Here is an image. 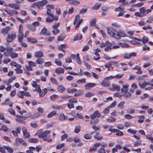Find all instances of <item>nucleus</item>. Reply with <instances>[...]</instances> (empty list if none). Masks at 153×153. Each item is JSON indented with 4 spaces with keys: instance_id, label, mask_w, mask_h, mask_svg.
<instances>
[{
    "instance_id": "1",
    "label": "nucleus",
    "mask_w": 153,
    "mask_h": 153,
    "mask_svg": "<svg viewBox=\"0 0 153 153\" xmlns=\"http://www.w3.org/2000/svg\"><path fill=\"white\" fill-rule=\"evenodd\" d=\"M50 133V131L46 130L39 134L38 137L40 138H42L43 140L45 141L51 142L52 141V139H51V136L49 134Z\"/></svg>"
},
{
    "instance_id": "2",
    "label": "nucleus",
    "mask_w": 153,
    "mask_h": 153,
    "mask_svg": "<svg viewBox=\"0 0 153 153\" xmlns=\"http://www.w3.org/2000/svg\"><path fill=\"white\" fill-rule=\"evenodd\" d=\"M47 14L48 17L46 18V21L49 23H51L53 21H57L58 19V17L56 16H54L53 12L51 10H47Z\"/></svg>"
},
{
    "instance_id": "3",
    "label": "nucleus",
    "mask_w": 153,
    "mask_h": 153,
    "mask_svg": "<svg viewBox=\"0 0 153 153\" xmlns=\"http://www.w3.org/2000/svg\"><path fill=\"white\" fill-rule=\"evenodd\" d=\"M24 91H20L18 92L17 95V96L20 98L23 99L24 98V96L26 97H30L31 94L30 93L26 91L28 90V88L27 86H23L22 87Z\"/></svg>"
},
{
    "instance_id": "4",
    "label": "nucleus",
    "mask_w": 153,
    "mask_h": 153,
    "mask_svg": "<svg viewBox=\"0 0 153 153\" xmlns=\"http://www.w3.org/2000/svg\"><path fill=\"white\" fill-rule=\"evenodd\" d=\"M112 46V44L108 41H106L105 43L104 42L101 43L100 45V47L101 48L106 47L104 49V50L105 51H108L111 50Z\"/></svg>"
},
{
    "instance_id": "5",
    "label": "nucleus",
    "mask_w": 153,
    "mask_h": 153,
    "mask_svg": "<svg viewBox=\"0 0 153 153\" xmlns=\"http://www.w3.org/2000/svg\"><path fill=\"white\" fill-rule=\"evenodd\" d=\"M48 3L47 0H42L41 1H39L37 2L34 3L33 5L36 7H37L38 8L40 9V7L44 6Z\"/></svg>"
},
{
    "instance_id": "6",
    "label": "nucleus",
    "mask_w": 153,
    "mask_h": 153,
    "mask_svg": "<svg viewBox=\"0 0 153 153\" xmlns=\"http://www.w3.org/2000/svg\"><path fill=\"white\" fill-rule=\"evenodd\" d=\"M16 120L17 122L23 124H25V122L24 120L27 119V117L18 115H16Z\"/></svg>"
},
{
    "instance_id": "7",
    "label": "nucleus",
    "mask_w": 153,
    "mask_h": 153,
    "mask_svg": "<svg viewBox=\"0 0 153 153\" xmlns=\"http://www.w3.org/2000/svg\"><path fill=\"white\" fill-rule=\"evenodd\" d=\"M127 36L123 31L119 30L115 34L114 38L117 39H120L121 37Z\"/></svg>"
},
{
    "instance_id": "8",
    "label": "nucleus",
    "mask_w": 153,
    "mask_h": 153,
    "mask_svg": "<svg viewBox=\"0 0 153 153\" xmlns=\"http://www.w3.org/2000/svg\"><path fill=\"white\" fill-rule=\"evenodd\" d=\"M16 37V34L15 32L11 34H8L7 35V41L8 42H13V40Z\"/></svg>"
},
{
    "instance_id": "9",
    "label": "nucleus",
    "mask_w": 153,
    "mask_h": 153,
    "mask_svg": "<svg viewBox=\"0 0 153 153\" xmlns=\"http://www.w3.org/2000/svg\"><path fill=\"white\" fill-rule=\"evenodd\" d=\"M107 32L108 34L110 36L114 38L116 30L112 27H108L107 29Z\"/></svg>"
},
{
    "instance_id": "10",
    "label": "nucleus",
    "mask_w": 153,
    "mask_h": 153,
    "mask_svg": "<svg viewBox=\"0 0 153 153\" xmlns=\"http://www.w3.org/2000/svg\"><path fill=\"white\" fill-rule=\"evenodd\" d=\"M137 56V53L135 52H131L130 53H125L123 55L125 59H129L132 57H134Z\"/></svg>"
},
{
    "instance_id": "11",
    "label": "nucleus",
    "mask_w": 153,
    "mask_h": 153,
    "mask_svg": "<svg viewBox=\"0 0 153 153\" xmlns=\"http://www.w3.org/2000/svg\"><path fill=\"white\" fill-rule=\"evenodd\" d=\"M13 49L10 47H8L6 48L5 51L4 53V54L5 56H9L13 52Z\"/></svg>"
},
{
    "instance_id": "12",
    "label": "nucleus",
    "mask_w": 153,
    "mask_h": 153,
    "mask_svg": "<svg viewBox=\"0 0 153 153\" xmlns=\"http://www.w3.org/2000/svg\"><path fill=\"white\" fill-rule=\"evenodd\" d=\"M101 115L98 111H95L93 114H90V117L92 120H94L96 118H99L101 117Z\"/></svg>"
},
{
    "instance_id": "13",
    "label": "nucleus",
    "mask_w": 153,
    "mask_h": 153,
    "mask_svg": "<svg viewBox=\"0 0 153 153\" xmlns=\"http://www.w3.org/2000/svg\"><path fill=\"white\" fill-rule=\"evenodd\" d=\"M139 85L141 88H144L146 86L149 85V81L148 79H145L143 83H139Z\"/></svg>"
},
{
    "instance_id": "14",
    "label": "nucleus",
    "mask_w": 153,
    "mask_h": 153,
    "mask_svg": "<svg viewBox=\"0 0 153 153\" xmlns=\"http://www.w3.org/2000/svg\"><path fill=\"white\" fill-rule=\"evenodd\" d=\"M15 144L16 145L20 144L24 146H27V143L24 141L22 138H16L15 140Z\"/></svg>"
},
{
    "instance_id": "15",
    "label": "nucleus",
    "mask_w": 153,
    "mask_h": 153,
    "mask_svg": "<svg viewBox=\"0 0 153 153\" xmlns=\"http://www.w3.org/2000/svg\"><path fill=\"white\" fill-rule=\"evenodd\" d=\"M22 130L24 135V138L25 139H27L30 137L29 133H27V130L25 127H23L22 128Z\"/></svg>"
},
{
    "instance_id": "16",
    "label": "nucleus",
    "mask_w": 153,
    "mask_h": 153,
    "mask_svg": "<svg viewBox=\"0 0 153 153\" xmlns=\"http://www.w3.org/2000/svg\"><path fill=\"white\" fill-rule=\"evenodd\" d=\"M114 10L116 11H119L120 12L118 15V16L119 17L123 16L125 12L124 11V9L120 6L116 8Z\"/></svg>"
},
{
    "instance_id": "17",
    "label": "nucleus",
    "mask_w": 153,
    "mask_h": 153,
    "mask_svg": "<svg viewBox=\"0 0 153 153\" xmlns=\"http://www.w3.org/2000/svg\"><path fill=\"white\" fill-rule=\"evenodd\" d=\"M44 54L43 52L41 51L36 52L34 53V56L37 58H41L43 57Z\"/></svg>"
},
{
    "instance_id": "18",
    "label": "nucleus",
    "mask_w": 153,
    "mask_h": 153,
    "mask_svg": "<svg viewBox=\"0 0 153 153\" xmlns=\"http://www.w3.org/2000/svg\"><path fill=\"white\" fill-rule=\"evenodd\" d=\"M67 48V46L65 44L60 45L58 46V50L64 53L65 52V51L64 49Z\"/></svg>"
},
{
    "instance_id": "19",
    "label": "nucleus",
    "mask_w": 153,
    "mask_h": 153,
    "mask_svg": "<svg viewBox=\"0 0 153 153\" xmlns=\"http://www.w3.org/2000/svg\"><path fill=\"white\" fill-rule=\"evenodd\" d=\"M134 39L140 41H141L143 44L146 43L149 41V38L145 36H144L143 37L142 39H139L135 37H134Z\"/></svg>"
},
{
    "instance_id": "20",
    "label": "nucleus",
    "mask_w": 153,
    "mask_h": 153,
    "mask_svg": "<svg viewBox=\"0 0 153 153\" xmlns=\"http://www.w3.org/2000/svg\"><path fill=\"white\" fill-rule=\"evenodd\" d=\"M37 110L39 113H37L34 114V116L35 117L40 116L41 114L43 113L44 110L43 108L41 107H39L37 109Z\"/></svg>"
},
{
    "instance_id": "21",
    "label": "nucleus",
    "mask_w": 153,
    "mask_h": 153,
    "mask_svg": "<svg viewBox=\"0 0 153 153\" xmlns=\"http://www.w3.org/2000/svg\"><path fill=\"white\" fill-rule=\"evenodd\" d=\"M66 37L65 34L64 33H62L59 34L57 37V40L58 41H63Z\"/></svg>"
},
{
    "instance_id": "22",
    "label": "nucleus",
    "mask_w": 153,
    "mask_h": 153,
    "mask_svg": "<svg viewBox=\"0 0 153 153\" xmlns=\"http://www.w3.org/2000/svg\"><path fill=\"white\" fill-rule=\"evenodd\" d=\"M27 40L31 44H36L38 42L36 39L31 37H28Z\"/></svg>"
},
{
    "instance_id": "23",
    "label": "nucleus",
    "mask_w": 153,
    "mask_h": 153,
    "mask_svg": "<svg viewBox=\"0 0 153 153\" xmlns=\"http://www.w3.org/2000/svg\"><path fill=\"white\" fill-rule=\"evenodd\" d=\"M132 69L138 71L136 72V74H141L143 73L142 71L141 70V67L140 66L136 65L134 67L132 68Z\"/></svg>"
},
{
    "instance_id": "24",
    "label": "nucleus",
    "mask_w": 153,
    "mask_h": 153,
    "mask_svg": "<svg viewBox=\"0 0 153 153\" xmlns=\"http://www.w3.org/2000/svg\"><path fill=\"white\" fill-rule=\"evenodd\" d=\"M129 85L128 84L123 85V88L121 89V91L123 93H126L128 91V87Z\"/></svg>"
},
{
    "instance_id": "25",
    "label": "nucleus",
    "mask_w": 153,
    "mask_h": 153,
    "mask_svg": "<svg viewBox=\"0 0 153 153\" xmlns=\"http://www.w3.org/2000/svg\"><path fill=\"white\" fill-rule=\"evenodd\" d=\"M80 73H74L72 71H68V73L69 74H71L72 75L76 76H81L83 74V70L81 68L79 69Z\"/></svg>"
},
{
    "instance_id": "26",
    "label": "nucleus",
    "mask_w": 153,
    "mask_h": 153,
    "mask_svg": "<svg viewBox=\"0 0 153 153\" xmlns=\"http://www.w3.org/2000/svg\"><path fill=\"white\" fill-rule=\"evenodd\" d=\"M101 85L104 86L108 87L110 85V82L108 80L105 79L103 80L101 83Z\"/></svg>"
},
{
    "instance_id": "27",
    "label": "nucleus",
    "mask_w": 153,
    "mask_h": 153,
    "mask_svg": "<svg viewBox=\"0 0 153 153\" xmlns=\"http://www.w3.org/2000/svg\"><path fill=\"white\" fill-rule=\"evenodd\" d=\"M66 1L69 2L71 4L77 5L80 4V1L77 0H65Z\"/></svg>"
},
{
    "instance_id": "28",
    "label": "nucleus",
    "mask_w": 153,
    "mask_h": 153,
    "mask_svg": "<svg viewBox=\"0 0 153 153\" xmlns=\"http://www.w3.org/2000/svg\"><path fill=\"white\" fill-rule=\"evenodd\" d=\"M95 139L98 140H102L103 138V136L99 132H96L94 136Z\"/></svg>"
},
{
    "instance_id": "29",
    "label": "nucleus",
    "mask_w": 153,
    "mask_h": 153,
    "mask_svg": "<svg viewBox=\"0 0 153 153\" xmlns=\"http://www.w3.org/2000/svg\"><path fill=\"white\" fill-rule=\"evenodd\" d=\"M48 92L47 89L46 88H45L41 90L40 92L39 93V95L40 97H43Z\"/></svg>"
},
{
    "instance_id": "30",
    "label": "nucleus",
    "mask_w": 153,
    "mask_h": 153,
    "mask_svg": "<svg viewBox=\"0 0 153 153\" xmlns=\"http://www.w3.org/2000/svg\"><path fill=\"white\" fill-rule=\"evenodd\" d=\"M55 72L57 74H59L64 73L65 70L63 68L61 67H58L55 70Z\"/></svg>"
},
{
    "instance_id": "31",
    "label": "nucleus",
    "mask_w": 153,
    "mask_h": 153,
    "mask_svg": "<svg viewBox=\"0 0 153 153\" xmlns=\"http://www.w3.org/2000/svg\"><path fill=\"white\" fill-rule=\"evenodd\" d=\"M8 6L16 10H19L20 8L18 4H9Z\"/></svg>"
},
{
    "instance_id": "32",
    "label": "nucleus",
    "mask_w": 153,
    "mask_h": 153,
    "mask_svg": "<svg viewBox=\"0 0 153 153\" xmlns=\"http://www.w3.org/2000/svg\"><path fill=\"white\" fill-rule=\"evenodd\" d=\"M101 4L100 3H96L91 9L93 10H97L99 9L101 6Z\"/></svg>"
},
{
    "instance_id": "33",
    "label": "nucleus",
    "mask_w": 153,
    "mask_h": 153,
    "mask_svg": "<svg viewBox=\"0 0 153 153\" xmlns=\"http://www.w3.org/2000/svg\"><path fill=\"white\" fill-rule=\"evenodd\" d=\"M56 114V111L54 110L53 111L48 114L47 117L48 118H51L55 116Z\"/></svg>"
},
{
    "instance_id": "34",
    "label": "nucleus",
    "mask_w": 153,
    "mask_h": 153,
    "mask_svg": "<svg viewBox=\"0 0 153 153\" xmlns=\"http://www.w3.org/2000/svg\"><path fill=\"white\" fill-rule=\"evenodd\" d=\"M82 38V35L80 33L77 34L74 37V41L76 40H80Z\"/></svg>"
},
{
    "instance_id": "35",
    "label": "nucleus",
    "mask_w": 153,
    "mask_h": 153,
    "mask_svg": "<svg viewBox=\"0 0 153 153\" xmlns=\"http://www.w3.org/2000/svg\"><path fill=\"white\" fill-rule=\"evenodd\" d=\"M68 119L67 117L65 116L63 113H60L59 114V119L60 120H63Z\"/></svg>"
},
{
    "instance_id": "36",
    "label": "nucleus",
    "mask_w": 153,
    "mask_h": 153,
    "mask_svg": "<svg viewBox=\"0 0 153 153\" xmlns=\"http://www.w3.org/2000/svg\"><path fill=\"white\" fill-rule=\"evenodd\" d=\"M58 91L60 93H63L65 90V88L62 85H59L57 88Z\"/></svg>"
},
{
    "instance_id": "37",
    "label": "nucleus",
    "mask_w": 153,
    "mask_h": 153,
    "mask_svg": "<svg viewBox=\"0 0 153 153\" xmlns=\"http://www.w3.org/2000/svg\"><path fill=\"white\" fill-rule=\"evenodd\" d=\"M145 118L144 115H142L138 117V121L140 123H142L143 122Z\"/></svg>"
},
{
    "instance_id": "38",
    "label": "nucleus",
    "mask_w": 153,
    "mask_h": 153,
    "mask_svg": "<svg viewBox=\"0 0 153 153\" xmlns=\"http://www.w3.org/2000/svg\"><path fill=\"white\" fill-rule=\"evenodd\" d=\"M9 30L10 28L9 27H6L2 30L1 32L3 34L5 35L8 33Z\"/></svg>"
},
{
    "instance_id": "39",
    "label": "nucleus",
    "mask_w": 153,
    "mask_h": 153,
    "mask_svg": "<svg viewBox=\"0 0 153 153\" xmlns=\"http://www.w3.org/2000/svg\"><path fill=\"white\" fill-rule=\"evenodd\" d=\"M23 27L22 24H20L19 26L18 33L19 34H24L23 33Z\"/></svg>"
},
{
    "instance_id": "40",
    "label": "nucleus",
    "mask_w": 153,
    "mask_h": 153,
    "mask_svg": "<svg viewBox=\"0 0 153 153\" xmlns=\"http://www.w3.org/2000/svg\"><path fill=\"white\" fill-rule=\"evenodd\" d=\"M116 118L111 116L109 118L107 119V121L109 123L115 122L116 121Z\"/></svg>"
},
{
    "instance_id": "41",
    "label": "nucleus",
    "mask_w": 153,
    "mask_h": 153,
    "mask_svg": "<svg viewBox=\"0 0 153 153\" xmlns=\"http://www.w3.org/2000/svg\"><path fill=\"white\" fill-rule=\"evenodd\" d=\"M96 84L94 83H88L85 84V88H91L95 86Z\"/></svg>"
},
{
    "instance_id": "42",
    "label": "nucleus",
    "mask_w": 153,
    "mask_h": 153,
    "mask_svg": "<svg viewBox=\"0 0 153 153\" xmlns=\"http://www.w3.org/2000/svg\"><path fill=\"white\" fill-rule=\"evenodd\" d=\"M111 25L112 26L111 27H112L115 30L117 28H119L120 27V25L116 22L112 23Z\"/></svg>"
},
{
    "instance_id": "43",
    "label": "nucleus",
    "mask_w": 153,
    "mask_h": 153,
    "mask_svg": "<svg viewBox=\"0 0 153 153\" xmlns=\"http://www.w3.org/2000/svg\"><path fill=\"white\" fill-rule=\"evenodd\" d=\"M81 129V127L80 126H76L74 129V132L76 134H78Z\"/></svg>"
},
{
    "instance_id": "44",
    "label": "nucleus",
    "mask_w": 153,
    "mask_h": 153,
    "mask_svg": "<svg viewBox=\"0 0 153 153\" xmlns=\"http://www.w3.org/2000/svg\"><path fill=\"white\" fill-rule=\"evenodd\" d=\"M24 37V34H19L18 35V41L19 42H22L23 40Z\"/></svg>"
},
{
    "instance_id": "45",
    "label": "nucleus",
    "mask_w": 153,
    "mask_h": 153,
    "mask_svg": "<svg viewBox=\"0 0 153 153\" xmlns=\"http://www.w3.org/2000/svg\"><path fill=\"white\" fill-rule=\"evenodd\" d=\"M112 86L113 89L117 91H119L120 90V86L116 84H113L112 85Z\"/></svg>"
},
{
    "instance_id": "46",
    "label": "nucleus",
    "mask_w": 153,
    "mask_h": 153,
    "mask_svg": "<svg viewBox=\"0 0 153 153\" xmlns=\"http://www.w3.org/2000/svg\"><path fill=\"white\" fill-rule=\"evenodd\" d=\"M4 147L9 153H13V149L9 146H5Z\"/></svg>"
},
{
    "instance_id": "47",
    "label": "nucleus",
    "mask_w": 153,
    "mask_h": 153,
    "mask_svg": "<svg viewBox=\"0 0 153 153\" xmlns=\"http://www.w3.org/2000/svg\"><path fill=\"white\" fill-rule=\"evenodd\" d=\"M79 55V53L76 54V59L77 63L80 65L82 63V62L80 59Z\"/></svg>"
},
{
    "instance_id": "48",
    "label": "nucleus",
    "mask_w": 153,
    "mask_h": 153,
    "mask_svg": "<svg viewBox=\"0 0 153 153\" xmlns=\"http://www.w3.org/2000/svg\"><path fill=\"white\" fill-rule=\"evenodd\" d=\"M83 91L78 90V91L74 94V96L75 97H78L82 95L83 93Z\"/></svg>"
},
{
    "instance_id": "49",
    "label": "nucleus",
    "mask_w": 153,
    "mask_h": 153,
    "mask_svg": "<svg viewBox=\"0 0 153 153\" xmlns=\"http://www.w3.org/2000/svg\"><path fill=\"white\" fill-rule=\"evenodd\" d=\"M16 78V77L14 76H12L10 78L7 82V85H10V84L14 80H15Z\"/></svg>"
},
{
    "instance_id": "50",
    "label": "nucleus",
    "mask_w": 153,
    "mask_h": 153,
    "mask_svg": "<svg viewBox=\"0 0 153 153\" xmlns=\"http://www.w3.org/2000/svg\"><path fill=\"white\" fill-rule=\"evenodd\" d=\"M28 140L30 142L34 143H37L38 142V140L37 139L34 138H29Z\"/></svg>"
},
{
    "instance_id": "51",
    "label": "nucleus",
    "mask_w": 153,
    "mask_h": 153,
    "mask_svg": "<svg viewBox=\"0 0 153 153\" xmlns=\"http://www.w3.org/2000/svg\"><path fill=\"white\" fill-rule=\"evenodd\" d=\"M69 102L71 104H73L75 103H76L77 101V99L76 98L74 97L71 98L69 100Z\"/></svg>"
},
{
    "instance_id": "52",
    "label": "nucleus",
    "mask_w": 153,
    "mask_h": 153,
    "mask_svg": "<svg viewBox=\"0 0 153 153\" xmlns=\"http://www.w3.org/2000/svg\"><path fill=\"white\" fill-rule=\"evenodd\" d=\"M47 9V10H51L54 9V6L53 5H47L46 6Z\"/></svg>"
},
{
    "instance_id": "53",
    "label": "nucleus",
    "mask_w": 153,
    "mask_h": 153,
    "mask_svg": "<svg viewBox=\"0 0 153 153\" xmlns=\"http://www.w3.org/2000/svg\"><path fill=\"white\" fill-rule=\"evenodd\" d=\"M86 82V79L85 78H82L81 79H78L76 81L77 84H80L85 83Z\"/></svg>"
},
{
    "instance_id": "54",
    "label": "nucleus",
    "mask_w": 153,
    "mask_h": 153,
    "mask_svg": "<svg viewBox=\"0 0 153 153\" xmlns=\"http://www.w3.org/2000/svg\"><path fill=\"white\" fill-rule=\"evenodd\" d=\"M36 62L37 64H42L44 62V60L43 59L41 58H38Z\"/></svg>"
},
{
    "instance_id": "55",
    "label": "nucleus",
    "mask_w": 153,
    "mask_h": 153,
    "mask_svg": "<svg viewBox=\"0 0 153 153\" xmlns=\"http://www.w3.org/2000/svg\"><path fill=\"white\" fill-rule=\"evenodd\" d=\"M74 142L75 143H80L81 141L80 139L77 136L73 138Z\"/></svg>"
},
{
    "instance_id": "56",
    "label": "nucleus",
    "mask_w": 153,
    "mask_h": 153,
    "mask_svg": "<svg viewBox=\"0 0 153 153\" xmlns=\"http://www.w3.org/2000/svg\"><path fill=\"white\" fill-rule=\"evenodd\" d=\"M118 45L123 48H128L129 47V45L121 42L118 43Z\"/></svg>"
},
{
    "instance_id": "57",
    "label": "nucleus",
    "mask_w": 153,
    "mask_h": 153,
    "mask_svg": "<svg viewBox=\"0 0 153 153\" xmlns=\"http://www.w3.org/2000/svg\"><path fill=\"white\" fill-rule=\"evenodd\" d=\"M11 58L13 59L16 58L18 56V54L15 53H13V52L10 55Z\"/></svg>"
},
{
    "instance_id": "58",
    "label": "nucleus",
    "mask_w": 153,
    "mask_h": 153,
    "mask_svg": "<svg viewBox=\"0 0 153 153\" xmlns=\"http://www.w3.org/2000/svg\"><path fill=\"white\" fill-rule=\"evenodd\" d=\"M77 91V89L75 88L72 89H68L67 90V92L69 93H72L74 92Z\"/></svg>"
},
{
    "instance_id": "59",
    "label": "nucleus",
    "mask_w": 153,
    "mask_h": 153,
    "mask_svg": "<svg viewBox=\"0 0 153 153\" xmlns=\"http://www.w3.org/2000/svg\"><path fill=\"white\" fill-rule=\"evenodd\" d=\"M95 54L96 56H97V57H93V59L95 60H99L100 58V54L98 52H95Z\"/></svg>"
},
{
    "instance_id": "60",
    "label": "nucleus",
    "mask_w": 153,
    "mask_h": 153,
    "mask_svg": "<svg viewBox=\"0 0 153 153\" xmlns=\"http://www.w3.org/2000/svg\"><path fill=\"white\" fill-rule=\"evenodd\" d=\"M28 28L32 31L34 32L36 30V27L32 25H29L28 26Z\"/></svg>"
},
{
    "instance_id": "61",
    "label": "nucleus",
    "mask_w": 153,
    "mask_h": 153,
    "mask_svg": "<svg viewBox=\"0 0 153 153\" xmlns=\"http://www.w3.org/2000/svg\"><path fill=\"white\" fill-rule=\"evenodd\" d=\"M28 64L29 66L32 67H36V64L34 62L32 61H29L28 62Z\"/></svg>"
},
{
    "instance_id": "62",
    "label": "nucleus",
    "mask_w": 153,
    "mask_h": 153,
    "mask_svg": "<svg viewBox=\"0 0 153 153\" xmlns=\"http://www.w3.org/2000/svg\"><path fill=\"white\" fill-rule=\"evenodd\" d=\"M149 97V96L148 94L145 93L143 94V95L141 96L140 97V98L141 99L143 100Z\"/></svg>"
},
{
    "instance_id": "63",
    "label": "nucleus",
    "mask_w": 153,
    "mask_h": 153,
    "mask_svg": "<svg viewBox=\"0 0 153 153\" xmlns=\"http://www.w3.org/2000/svg\"><path fill=\"white\" fill-rule=\"evenodd\" d=\"M50 80L51 82L53 84L56 85H59L58 83L54 78L52 77L50 79Z\"/></svg>"
},
{
    "instance_id": "64",
    "label": "nucleus",
    "mask_w": 153,
    "mask_h": 153,
    "mask_svg": "<svg viewBox=\"0 0 153 153\" xmlns=\"http://www.w3.org/2000/svg\"><path fill=\"white\" fill-rule=\"evenodd\" d=\"M125 102H120L118 105V107L120 109H123L124 108V104Z\"/></svg>"
}]
</instances>
